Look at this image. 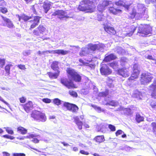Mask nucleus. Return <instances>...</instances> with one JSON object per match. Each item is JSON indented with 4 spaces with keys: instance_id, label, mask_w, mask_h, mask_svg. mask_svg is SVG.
<instances>
[{
    "instance_id": "f257e3e1",
    "label": "nucleus",
    "mask_w": 156,
    "mask_h": 156,
    "mask_svg": "<svg viewBox=\"0 0 156 156\" xmlns=\"http://www.w3.org/2000/svg\"><path fill=\"white\" fill-rule=\"evenodd\" d=\"M96 0H82L80 2L77 9L86 13L93 12L96 8Z\"/></svg>"
},
{
    "instance_id": "f03ea898",
    "label": "nucleus",
    "mask_w": 156,
    "mask_h": 156,
    "mask_svg": "<svg viewBox=\"0 0 156 156\" xmlns=\"http://www.w3.org/2000/svg\"><path fill=\"white\" fill-rule=\"evenodd\" d=\"M151 28L147 25L140 24L138 27L137 33L139 34L140 36H145L151 33Z\"/></svg>"
},
{
    "instance_id": "7ed1b4c3",
    "label": "nucleus",
    "mask_w": 156,
    "mask_h": 156,
    "mask_svg": "<svg viewBox=\"0 0 156 156\" xmlns=\"http://www.w3.org/2000/svg\"><path fill=\"white\" fill-rule=\"evenodd\" d=\"M153 77L148 73H144L141 74L140 79L141 84L144 85L151 82Z\"/></svg>"
},
{
    "instance_id": "20e7f679",
    "label": "nucleus",
    "mask_w": 156,
    "mask_h": 156,
    "mask_svg": "<svg viewBox=\"0 0 156 156\" xmlns=\"http://www.w3.org/2000/svg\"><path fill=\"white\" fill-rule=\"evenodd\" d=\"M100 70L101 74L102 75L107 76L111 74L112 73V70L106 64H102L101 65Z\"/></svg>"
},
{
    "instance_id": "39448f33",
    "label": "nucleus",
    "mask_w": 156,
    "mask_h": 156,
    "mask_svg": "<svg viewBox=\"0 0 156 156\" xmlns=\"http://www.w3.org/2000/svg\"><path fill=\"white\" fill-rule=\"evenodd\" d=\"M103 26V28L104 30L110 36L115 35L116 34V30L113 27L106 24H104Z\"/></svg>"
},
{
    "instance_id": "423d86ee",
    "label": "nucleus",
    "mask_w": 156,
    "mask_h": 156,
    "mask_svg": "<svg viewBox=\"0 0 156 156\" xmlns=\"http://www.w3.org/2000/svg\"><path fill=\"white\" fill-rule=\"evenodd\" d=\"M60 82L64 86H66L68 89L76 88L77 87L73 82L69 81L66 78H61L60 80Z\"/></svg>"
},
{
    "instance_id": "0eeeda50",
    "label": "nucleus",
    "mask_w": 156,
    "mask_h": 156,
    "mask_svg": "<svg viewBox=\"0 0 156 156\" xmlns=\"http://www.w3.org/2000/svg\"><path fill=\"white\" fill-rule=\"evenodd\" d=\"M109 4V1L108 0H102L97 6V10L99 12H102Z\"/></svg>"
},
{
    "instance_id": "6e6552de",
    "label": "nucleus",
    "mask_w": 156,
    "mask_h": 156,
    "mask_svg": "<svg viewBox=\"0 0 156 156\" xmlns=\"http://www.w3.org/2000/svg\"><path fill=\"white\" fill-rule=\"evenodd\" d=\"M133 72L131 76L128 78L129 81H131L138 78L140 74V71L136 66H134L133 67Z\"/></svg>"
},
{
    "instance_id": "1a4fd4ad",
    "label": "nucleus",
    "mask_w": 156,
    "mask_h": 156,
    "mask_svg": "<svg viewBox=\"0 0 156 156\" xmlns=\"http://www.w3.org/2000/svg\"><path fill=\"white\" fill-rule=\"evenodd\" d=\"M41 18V17L38 16H35L34 17L33 20H30L29 21V22L31 23L29 28L30 30H31L35 28L38 25L40 22Z\"/></svg>"
},
{
    "instance_id": "9d476101",
    "label": "nucleus",
    "mask_w": 156,
    "mask_h": 156,
    "mask_svg": "<svg viewBox=\"0 0 156 156\" xmlns=\"http://www.w3.org/2000/svg\"><path fill=\"white\" fill-rule=\"evenodd\" d=\"M117 72L118 75L123 77H126L129 76L128 69L126 67L119 68L117 70Z\"/></svg>"
},
{
    "instance_id": "9b49d317",
    "label": "nucleus",
    "mask_w": 156,
    "mask_h": 156,
    "mask_svg": "<svg viewBox=\"0 0 156 156\" xmlns=\"http://www.w3.org/2000/svg\"><path fill=\"white\" fill-rule=\"evenodd\" d=\"M143 15H144L143 14L137 12L136 10L133 9L132 12L129 13L128 18L130 19L135 18L136 20H138L141 18Z\"/></svg>"
},
{
    "instance_id": "f8f14e48",
    "label": "nucleus",
    "mask_w": 156,
    "mask_h": 156,
    "mask_svg": "<svg viewBox=\"0 0 156 156\" xmlns=\"http://www.w3.org/2000/svg\"><path fill=\"white\" fill-rule=\"evenodd\" d=\"M21 105L22 106L24 111L27 113L30 112L34 108L33 103L31 101H29L25 104Z\"/></svg>"
},
{
    "instance_id": "ddd939ff",
    "label": "nucleus",
    "mask_w": 156,
    "mask_h": 156,
    "mask_svg": "<svg viewBox=\"0 0 156 156\" xmlns=\"http://www.w3.org/2000/svg\"><path fill=\"white\" fill-rule=\"evenodd\" d=\"M52 16H57L60 19L66 17V12L62 10H57L55 11L51 15Z\"/></svg>"
},
{
    "instance_id": "4468645a",
    "label": "nucleus",
    "mask_w": 156,
    "mask_h": 156,
    "mask_svg": "<svg viewBox=\"0 0 156 156\" xmlns=\"http://www.w3.org/2000/svg\"><path fill=\"white\" fill-rule=\"evenodd\" d=\"M117 57L113 53H111L108 55L105 56L104 59L103 61L107 62L113 60L117 58Z\"/></svg>"
},
{
    "instance_id": "2eb2a0df",
    "label": "nucleus",
    "mask_w": 156,
    "mask_h": 156,
    "mask_svg": "<svg viewBox=\"0 0 156 156\" xmlns=\"http://www.w3.org/2000/svg\"><path fill=\"white\" fill-rule=\"evenodd\" d=\"M55 71V72L54 73L51 72H47V74L50 79H57L60 73V71L59 70H58Z\"/></svg>"
},
{
    "instance_id": "dca6fc26",
    "label": "nucleus",
    "mask_w": 156,
    "mask_h": 156,
    "mask_svg": "<svg viewBox=\"0 0 156 156\" xmlns=\"http://www.w3.org/2000/svg\"><path fill=\"white\" fill-rule=\"evenodd\" d=\"M108 10L110 13H112L115 15H116L119 13H121L122 11L121 9L115 8L113 6L109 7Z\"/></svg>"
},
{
    "instance_id": "f3484780",
    "label": "nucleus",
    "mask_w": 156,
    "mask_h": 156,
    "mask_svg": "<svg viewBox=\"0 0 156 156\" xmlns=\"http://www.w3.org/2000/svg\"><path fill=\"white\" fill-rule=\"evenodd\" d=\"M16 16L18 18L19 21H20L21 20H23L25 22H27L32 18L31 16H28L24 14H23L21 16L17 15Z\"/></svg>"
},
{
    "instance_id": "a211bd4d",
    "label": "nucleus",
    "mask_w": 156,
    "mask_h": 156,
    "mask_svg": "<svg viewBox=\"0 0 156 156\" xmlns=\"http://www.w3.org/2000/svg\"><path fill=\"white\" fill-rule=\"evenodd\" d=\"M1 16L4 21L6 23V25L8 28H12L14 27L13 23L10 19L7 18H5L2 16Z\"/></svg>"
},
{
    "instance_id": "6ab92c4d",
    "label": "nucleus",
    "mask_w": 156,
    "mask_h": 156,
    "mask_svg": "<svg viewBox=\"0 0 156 156\" xmlns=\"http://www.w3.org/2000/svg\"><path fill=\"white\" fill-rule=\"evenodd\" d=\"M51 6V4L50 2H49L48 1L44 2L42 7L45 13H47L50 9Z\"/></svg>"
},
{
    "instance_id": "aec40b11",
    "label": "nucleus",
    "mask_w": 156,
    "mask_h": 156,
    "mask_svg": "<svg viewBox=\"0 0 156 156\" xmlns=\"http://www.w3.org/2000/svg\"><path fill=\"white\" fill-rule=\"evenodd\" d=\"M93 140L95 142L98 144L102 143L105 140L103 135L97 136L94 137Z\"/></svg>"
},
{
    "instance_id": "412c9836",
    "label": "nucleus",
    "mask_w": 156,
    "mask_h": 156,
    "mask_svg": "<svg viewBox=\"0 0 156 156\" xmlns=\"http://www.w3.org/2000/svg\"><path fill=\"white\" fill-rule=\"evenodd\" d=\"M74 122L77 125L78 129L79 130L82 129L83 125V122L80 120L79 118L77 116L74 117Z\"/></svg>"
},
{
    "instance_id": "4be33fe9",
    "label": "nucleus",
    "mask_w": 156,
    "mask_h": 156,
    "mask_svg": "<svg viewBox=\"0 0 156 156\" xmlns=\"http://www.w3.org/2000/svg\"><path fill=\"white\" fill-rule=\"evenodd\" d=\"M136 27L134 25H132L128 28V32L126 33V35L128 36H132L134 32L135 31Z\"/></svg>"
},
{
    "instance_id": "5701e85b",
    "label": "nucleus",
    "mask_w": 156,
    "mask_h": 156,
    "mask_svg": "<svg viewBox=\"0 0 156 156\" xmlns=\"http://www.w3.org/2000/svg\"><path fill=\"white\" fill-rule=\"evenodd\" d=\"M54 54H57L58 55L61 54L62 55H65L69 52V51L64 50L62 49H58L52 51Z\"/></svg>"
},
{
    "instance_id": "b1692460",
    "label": "nucleus",
    "mask_w": 156,
    "mask_h": 156,
    "mask_svg": "<svg viewBox=\"0 0 156 156\" xmlns=\"http://www.w3.org/2000/svg\"><path fill=\"white\" fill-rule=\"evenodd\" d=\"M59 62L58 61H54L52 62L51 65L50 66L51 69L54 71H56L59 70Z\"/></svg>"
},
{
    "instance_id": "393cba45",
    "label": "nucleus",
    "mask_w": 156,
    "mask_h": 156,
    "mask_svg": "<svg viewBox=\"0 0 156 156\" xmlns=\"http://www.w3.org/2000/svg\"><path fill=\"white\" fill-rule=\"evenodd\" d=\"M41 112L37 111H33L31 114V117L35 120H37L39 119V116Z\"/></svg>"
},
{
    "instance_id": "a878e982",
    "label": "nucleus",
    "mask_w": 156,
    "mask_h": 156,
    "mask_svg": "<svg viewBox=\"0 0 156 156\" xmlns=\"http://www.w3.org/2000/svg\"><path fill=\"white\" fill-rule=\"evenodd\" d=\"M66 72L67 74L72 78L76 72L74 69L70 68H67Z\"/></svg>"
},
{
    "instance_id": "bb28decb",
    "label": "nucleus",
    "mask_w": 156,
    "mask_h": 156,
    "mask_svg": "<svg viewBox=\"0 0 156 156\" xmlns=\"http://www.w3.org/2000/svg\"><path fill=\"white\" fill-rule=\"evenodd\" d=\"M17 131L22 135L26 134L27 132V129L24 128L21 126H19L17 128Z\"/></svg>"
},
{
    "instance_id": "cd10ccee",
    "label": "nucleus",
    "mask_w": 156,
    "mask_h": 156,
    "mask_svg": "<svg viewBox=\"0 0 156 156\" xmlns=\"http://www.w3.org/2000/svg\"><path fill=\"white\" fill-rule=\"evenodd\" d=\"M72 78L75 82H80L81 80V76L76 72Z\"/></svg>"
},
{
    "instance_id": "c85d7f7f",
    "label": "nucleus",
    "mask_w": 156,
    "mask_h": 156,
    "mask_svg": "<svg viewBox=\"0 0 156 156\" xmlns=\"http://www.w3.org/2000/svg\"><path fill=\"white\" fill-rule=\"evenodd\" d=\"M135 120L137 123H139L144 121V118L143 116H141L139 113H137L135 116Z\"/></svg>"
},
{
    "instance_id": "c756f323",
    "label": "nucleus",
    "mask_w": 156,
    "mask_h": 156,
    "mask_svg": "<svg viewBox=\"0 0 156 156\" xmlns=\"http://www.w3.org/2000/svg\"><path fill=\"white\" fill-rule=\"evenodd\" d=\"M87 49L88 50L93 51H94L96 50L98 48V46L97 44H93L91 43L88 44L87 45Z\"/></svg>"
},
{
    "instance_id": "7c9ffc66",
    "label": "nucleus",
    "mask_w": 156,
    "mask_h": 156,
    "mask_svg": "<svg viewBox=\"0 0 156 156\" xmlns=\"http://www.w3.org/2000/svg\"><path fill=\"white\" fill-rule=\"evenodd\" d=\"M109 64V66L114 69H117L119 66L118 63L116 61H113L110 63Z\"/></svg>"
},
{
    "instance_id": "2f4dec72",
    "label": "nucleus",
    "mask_w": 156,
    "mask_h": 156,
    "mask_svg": "<svg viewBox=\"0 0 156 156\" xmlns=\"http://www.w3.org/2000/svg\"><path fill=\"white\" fill-rule=\"evenodd\" d=\"M149 88V90L151 93V97L154 99H156V88Z\"/></svg>"
},
{
    "instance_id": "473e14b6",
    "label": "nucleus",
    "mask_w": 156,
    "mask_h": 156,
    "mask_svg": "<svg viewBox=\"0 0 156 156\" xmlns=\"http://www.w3.org/2000/svg\"><path fill=\"white\" fill-rule=\"evenodd\" d=\"M109 92L108 89H106L104 91L101 92L99 93V96L101 97H106L109 94Z\"/></svg>"
},
{
    "instance_id": "72a5a7b5",
    "label": "nucleus",
    "mask_w": 156,
    "mask_h": 156,
    "mask_svg": "<svg viewBox=\"0 0 156 156\" xmlns=\"http://www.w3.org/2000/svg\"><path fill=\"white\" fill-rule=\"evenodd\" d=\"M46 120V117L45 115L42 113H40L39 116V119L37 120L39 122H44Z\"/></svg>"
},
{
    "instance_id": "f704fd0d",
    "label": "nucleus",
    "mask_w": 156,
    "mask_h": 156,
    "mask_svg": "<svg viewBox=\"0 0 156 156\" xmlns=\"http://www.w3.org/2000/svg\"><path fill=\"white\" fill-rule=\"evenodd\" d=\"M106 105H110L112 106L115 107L117 105V103L113 100L109 101V102H107L105 104Z\"/></svg>"
},
{
    "instance_id": "c9c22d12",
    "label": "nucleus",
    "mask_w": 156,
    "mask_h": 156,
    "mask_svg": "<svg viewBox=\"0 0 156 156\" xmlns=\"http://www.w3.org/2000/svg\"><path fill=\"white\" fill-rule=\"evenodd\" d=\"M79 108L75 104H72L71 106V109L69 111H72L73 112H76L78 110Z\"/></svg>"
},
{
    "instance_id": "e433bc0d",
    "label": "nucleus",
    "mask_w": 156,
    "mask_h": 156,
    "mask_svg": "<svg viewBox=\"0 0 156 156\" xmlns=\"http://www.w3.org/2000/svg\"><path fill=\"white\" fill-rule=\"evenodd\" d=\"M37 29L39 30L40 33L42 34H43L46 30V28L42 25H40L37 27Z\"/></svg>"
},
{
    "instance_id": "4c0bfd02",
    "label": "nucleus",
    "mask_w": 156,
    "mask_h": 156,
    "mask_svg": "<svg viewBox=\"0 0 156 156\" xmlns=\"http://www.w3.org/2000/svg\"><path fill=\"white\" fill-rule=\"evenodd\" d=\"M123 111L124 114L126 115H129L132 114L131 110L130 108H125Z\"/></svg>"
},
{
    "instance_id": "58836bf2",
    "label": "nucleus",
    "mask_w": 156,
    "mask_h": 156,
    "mask_svg": "<svg viewBox=\"0 0 156 156\" xmlns=\"http://www.w3.org/2000/svg\"><path fill=\"white\" fill-rule=\"evenodd\" d=\"M151 126L152 128V131L153 133L156 135V122H153L151 124Z\"/></svg>"
},
{
    "instance_id": "ea45409f",
    "label": "nucleus",
    "mask_w": 156,
    "mask_h": 156,
    "mask_svg": "<svg viewBox=\"0 0 156 156\" xmlns=\"http://www.w3.org/2000/svg\"><path fill=\"white\" fill-rule=\"evenodd\" d=\"M12 66V64H7L5 66V69L6 73L8 75H9L10 74V67Z\"/></svg>"
},
{
    "instance_id": "a19ab883",
    "label": "nucleus",
    "mask_w": 156,
    "mask_h": 156,
    "mask_svg": "<svg viewBox=\"0 0 156 156\" xmlns=\"http://www.w3.org/2000/svg\"><path fill=\"white\" fill-rule=\"evenodd\" d=\"M72 104L68 102H65L63 104V106L68 110H70Z\"/></svg>"
},
{
    "instance_id": "79ce46f5",
    "label": "nucleus",
    "mask_w": 156,
    "mask_h": 156,
    "mask_svg": "<svg viewBox=\"0 0 156 156\" xmlns=\"http://www.w3.org/2000/svg\"><path fill=\"white\" fill-rule=\"evenodd\" d=\"M88 54L87 53L86 51V48H83L80 52L79 55L80 56H83Z\"/></svg>"
},
{
    "instance_id": "37998d69",
    "label": "nucleus",
    "mask_w": 156,
    "mask_h": 156,
    "mask_svg": "<svg viewBox=\"0 0 156 156\" xmlns=\"http://www.w3.org/2000/svg\"><path fill=\"white\" fill-rule=\"evenodd\" d=\"M92 107H93L95 110L98 111V112L99 113H100L101 112H104V110H102L100 107H97L95 105H92Z\"/></svg>"
},
{
    "instance_id": "c03bdc74",
    "label": "nucleus",
    "mask_w": 156,
    "mask_h": 156,
    "mask_svg": "<svg viewBox=\"0 0 156 156\" xmlns=\"http://www.w3.org/2000/svg\"><path fill=\"white\" fill-rule=\"evenodd\" d=\"M33 33L34 35L36 36H39L40 34H41L39 30L37 29V27L34 30Z\"/></svg>"
},
{
    "instance_id": "a18cd8bd",
    "label": "nucleus",
    "mask_w": 156,
    "mask_h": 156,
    "mask_svg": "<svg viewBox=\"0 0 156 156\" xmlns=\"http://www.w3.org/2000/svg\"><path fill=\"white\" fill-rule=\"evenodd\" d=\"M69 94L73 97L76 98L78 96L77 93L73 90H69Z\"/></svg>"
},
{
    "instance_id": "49530a36",
    "label": "nucleus",
    "mask_w": 156,
    "mask_h": 156,
    "mask_svg": "<svg viewBox=\"0 0 156 156\" xmlns=\"http://www.w3.org/2000/svg\"><path fill=\"white\" fill-rule=\"evenodd\" d=\"M100 13H98L97 14V19L98 20L101 21L104 19V16L102 13V12H100Z\"/></svg>"
},
{
    "instance_id": "de8ad7c7",
    "label": "nucleus",
    "mask_w": 156,
    "mask_h": 156,
    "mask_svg": "<svg viewBox=\"0 0 156 156\" xmlns=\"http://www.w3.org/2000/svg\"><path fill=\"white\" fill-rule=\"evenodd\" d=\"M53 102L54 104L58 106L61 104V101L58 98H56L53 99Z\"/></svg>"
},
{
    "instance_id": "09e8293b",
    "label": "nucleus",
    "mask_w": 156,
    "mask_h": 156,
    "mask_svg": "<svg viewBox=\"0 0 156 156\" xmlns=\"http://www.w3.org/2000/svg\"><path fill=\"white\" fill-rule=\"evenodd\" d=\"M8 12V9L7 8L5 7H0V12L3 14H5Z\"/></svg>"
},
{
    "instance_id": "8fccbe9b",
    "label": "nucleus",
    "mask_w": 156,
    "mask_h": 156,
    "mask_svg": "<svg viewBox=\"0 0 156 156\" xmlns=\"http://www.w3.org/2000/svg\"><path fill=\"white\" fill-rule=\"evenodd\" d=\"M40 136L39 135H35L33 134H29L26 136V138L28 139L33 138L35 137Z\"/></svg>"
},
{
    "instance_id": "3c124183",
    "label": "nucleus",
    "mask_w": 156,
    "mask_h": 156,
    "mask_svg": "<svg viewBox=\"0 0 156 156\" xmlns=\"http://www.w3.org/2000/svg\"><path fill=\"white\" fill-rule=\"evenodd\" d=\"M108 127L110 129L111 131L112 132H114L116 130L115 126L112 124H109Z\"/></svg>"
},
{
    "instance_id": "603ef678",
    "label": "nucleus",
    "mask_w": 156,
    "mask_h": 156,
    "mask_svg": "<svg viewBox=\"0 0 156 156\" xmlns=\"http://www.w3.org/2000/svg\"><path fill=\"white\" fill-rule=\"evenodd\" d=\"M5 64V59H0V67L2 68Z\"/></svg>"
},
{
    "instance_id": "864d4df0",
    "label": "nucleus",
    "mask_w": 156,
    "mask_h": 156,
    "mask_svg": "<svg viewBox=\"0 0 156 156\" xmlns=\"http://www.w3.org/2000/svg\"><path fill=\"white\" fill-rule=\"evenodd\" d=\"M7 132L10 134L12 135L14 134V132L13 130L11 129L10 128L7 127L5 129Z\"/></svg>"
},
{
    "instance_id": "5fc2aeb1",
    "label": "nucleus",
    "mask_w": 156,
    "mask_h": 156,
    "mask_svg": "<svg viewBox=\"0 0 156 156\" xmlns=\"http://www.w3.org/2000/svg\"><path fill=\"white\" fill-rule=\"evenodd\" d=\"M3 137L4 138L8 139H10V140H12L15 138V137L11 136H9L8 135H5L3 136Z\"/></svg>"
},
{
    "instance_id": "6e6d98bb",
    "label": "nucleus",
    "mask_w": 156,
    "mask_h": 156,
    "mask_svg": "<svg viewBox=\"0 0 156 156\" xmlns=\"http://www.w3.org/2000/svg\"><path fill=\"white\" fill-rule=\"evenodd\" d=\"M149 88H156V79L154 80L153 83L149 86Z\"/></svg>"
},
{
    "instance_id": "4d7b16f0",
    "label": "nucleus",
    "mask_w": 156,
    "mask_h": 156,
    "mask_svg": "<svg viewBox=\"0 0 156 156\" xmlns=\"http://www.w3.org/2000/svg\"><path fill=\"white\" fill-rule=\"evenodd\" d=\"M26 98L24 97H22L19 98L20 102L21 103H25L26 101Z\"/></svg>"
},
{
    "instance_id": "13d9d810",
    "label": "nucleus",
    "mask_w": 156,
    "mask_h": 156,
    "mask_svg": "<svg viewBox=\"0 0 156 156\" xmlns=\"http://www.w3.org/2000/svg\"><path fill=\"white\" fill-rule=\"evenodd\" d=\"M12 156H25V154L23 153H14L12 154Z\"/></svg>"
},
{
    "instance_id": "bf43d9fd",
    "label": "nucleus",
    "mask_w": 156,
    "mask_h": 156,
    "mask_svg": "<svg viewBox=\"0 0 156 156\" xmlns=\"http://www.w3.org/2000/svg\"><path fill=\"white\" fill-rule=\"evenodd\" d=\"M42 101L46 103H49L51 102V100L50 99L45 98L43 99Z\"/></svg>"
},
{
    "instance_id": "052dcab7",
    "label": "nucleus",
    "mask_w": 156,
    "mask_h": 156,
    "mask_svg": "<svg viewBox=\"0 0 156 156\" xmlns=\"http://www.w3.org/2000/svg\"><path fill=\"white\" fill-rule=\"evenodd\" d=\"M123 2L122 0H119L115 2V4L118 5H122Z\"/></svg>"
},
{
    "instance_id": "680f3d73",
    "label": "nucleus",
    "mask_w": 156,
    "mask_h": 156,
    "mask_svg": "<svg viewBox=\"0 0 156 156\" xmlns=\"http://www.w3.org/2000/svg\"><path fill=\"white\" fill-rule=\"evenodd\" d=\"M17 67L21 70L25 69L26 68L25 65L20 64L17 65Z\"/></svg>"
},
{
    "instance_id": "e2e57ef3",
    "label": "nucleus",
    "mask_w": 156,
    "mask_h": 156,
    "mask_svg": "<svg viewBox=\"0 0 156 156\" xmlns=\"http://www.w3.org/2000/svg\"><path fill=\"white\" fill-rule=\"evenodd\" d=\"M123 132L121 129H119L116 131L115 133V134L116 136H118L119 135L122 134Z\"/></svg>"
},
{
    "instance_id": "0e129e2a",
    "label": "nucleus",
    "mask_w": 156,
    "mask_h": 156,
    "mask_svg": "<svg viewBox=\"0 0 156 156\" xmlns=\"http://www.w3.org/2000/svg\"><path fill=\"white\" fill-rule=\"evenodd\" d=\"M152 108H156V102H154V101L151 102L150 105Z\"/></svg>"
},
{
    "instance_id": "69168bd1",
    "label": "nucleus",
    "mask_w": 156,
    "mask_h": 156,
    "mask_svg": "<svg viewBox=\"0 0 156 156\" xmlns=\"http://www.w3.org/2000/svg\"><path fill=\"white\" fill-rule=\"evenodd\" d=\"M6 5L5 2L4 0H0V6H4V5Z\"/></svg>"
},
{
    "instance_id": "338daca9",
    "label": "nucleus",
    "mask_w": 156,
    "mask_h": 156,
    "mask_svg": "<svg viewBox=\"0 0 156 156\" xmlns=\"http://www.w3.org/2000/svg\"><path fill=\"white\" fill-rule=\"evenodd\" d=\"M80 153L81 154H84V155H88L89 154V153L87 151H85L84 150H80Z\"/></svg>"
},
{
    "instance_id": "774afa93",
    "label": "nucleus",
    "mask_w": 156,
    "mask_h": 156,
    "mask_svg": "<svg viewBox=\"0 0 156 156\" xmlns=\"http://www.w3.org/2000/svg\"><path fill=\"white\" fill-rule=\"evenodd\" d=\"M39 140L37 138H34L32 141L34 143H37L39 142Z\"/></svg>"
}]
</instances>
